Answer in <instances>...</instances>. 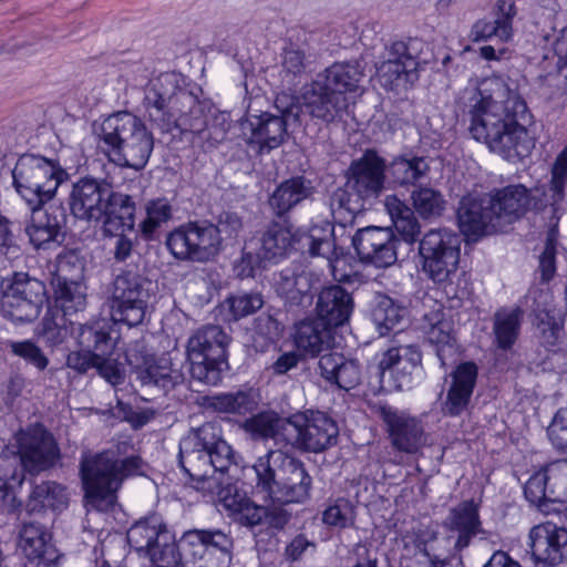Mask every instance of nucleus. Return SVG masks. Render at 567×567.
<instances>
[{"label": "nucleus", "instance_id": "obj_35", "mask_svg": "<svg viewBox=\"0 0 567 567\" xmlns=\"http://www.w3.org/2000/svg\"><path fill=\"white\" fill-rule=\"evenodd\" d=\"M31 220L27 226V234L35 248L45 247L51 243H58L61 233V216L58 208L44 206L29 207Z\"/></svg>", "mask_w": 567, "mask_h": 567}, {"label": "nucleus", "instance_id": "obj_56", "mask_svg": "<svg viewBox=\"0 0 567 567\" xmlns=\"http://www.w3.org/2000/svg\"><path fill=\"white\" fill-rule=\"evenodd\" d=\"M280 426V417L276 412L265 411L247 419L243 427L254 439H271Z\"/></svg>", "mask_w": 567, "mask_h": 567}, {"label": "nucleus", "instance_id": "obj_31", "mask_svg": "<svg viewBox=\"0 0 567 567\" xmlns=\"http://www.w3.org/2000/svg\"><path fill=\"white\" fill-rule=\"evenodd\" d=\"M321 377L329 383L349 391L361 381V365L358 360L330 351L321 354L318 361Z\"/></svg>", "mask_w": 567, "mask_h": 567}, {"label": "nucleus", "instance_id": "obj_50", "mask_svg": "<svg viewBox=\"0 0 567 567\" xmlns=\"http://www.w3.org/2000/svg\"><path fill=\"white\" fill-rule=\"evenodd\" d=\"M24 481V467L21 456L11 454L0 455V499H4L9 492L21 486Z\"/></svg>", "mask_w": 567, "mask_h": 567}, {"label": "nucleus", "instance_id": "obj_53", "mask_svg": "<svg viewBox=\"0 0 567 567\" xmlns=\"http://www.w3.org/2000/svg\"><path fill=\"white\" fill-rule=\"evenodd\" d=\"M146 218L141 223V231L145 238H152L154 233L172 217V206L166 198H156L145 205Z\"/></svg>", "mask_w": 567, "mask_h": 567}, {"label": "nucleus", "instance_id": "obj_26", "mask_svg": "<svg viewBox=\"0 0 567 567\" xmlns=\"http://www.w3.org/2000/svg\"><path fill=\"white\" fill-rule=\"evenodd\" d=\"M381 415L398 450L412 454L421 449L424 431L420 420L392 406L382 408Z\"/></svg>", "mask_w": 567, "mask_h": 567}, {"label": "nucleus", "instance_id": "obj_59", "mask_svg": "<svg viewBox=\"0 0 567 567\" xmlns=\"http://www.w3.org/2000/svg\"><path fill=\"white\" fill-rule=\"evenodd\" d=\"M494 22L498 27L499 41L506 43L514 37L513 21L517 14L514 0H497L494 9Z\"/></svg>", "mask_w": 567, "mask_h": 567}, {"label": "nucleus", "instance_id": "obj_4", "mask_svg": "<svg viewBox=\"0 0 567 567\" xmlns=\"http://www.w3.org/2000/svg\"><path fill=\"white\" fill-rule=\"evenodd\" d=\"M117 451L107 450L95 455L83 456L80 473L90 506L104 511L112 506L117 491L126 478L144 475L145 462L138 455L121 457Z\"/></svg>", "mask_w": 567, "mask_h": 567}, {"label": "nucleus", "instance_id": "obj_57", "mask_svg": "<svg viewBox=\"0 0 567 567\" xmlns=\"http://www.w3.org/2000/svg\"><path fill=\"white\" fill-rule=\"evenodd\" d=\"M322 522L331 527L347 528L354 523V508L351 502L340 497L330 504L322 513Z\"/></svg>", "mask_w": 567, "mask_h": 567}, {"label": "nucleus", "instance_id": "obj_25", "mask_svg": "<svg viewBox=\"0 0 567 567\" xmlns=\"http://www.w3.org/2000/svg\"><path fill=\"white\" fill-rule=\"evenodd\" d=\"M130 546L140 554L151 557L153 553L176 545L173 534L161 516L153 514L137 520L126 534Z\"/></svg>", "mask_w": 567, "mask_h": 567}, {"label": "nucleus", "instance_id": "obj_61", "mask_svg": "<svg viewBox=\"0 0 567 567\" xmlns=\"http://www.w3.org/2000/svg\"><path fill=\"white\" fill-rule=\"evenodd\" d=\"M547 436L556 450L567 453V408L556 411L547 427Z\"/></svg>", "mask_w": 567, "mask_h": 567}, {"label": "nucleus", "instance_id": "obj_3", "mask_svg": "<svg viewBox=\"0 0 567 567\" xmlns=\"http://www.w3.org/2000/svg\"><path fill=\"white\" fill-rule=\"evenodd\" d=\"M281 458V452L270 451L254 465L257 488L262 493L264 505L255 504L245 493L227 486L218 493L219 502L228 516L246 527L266 524L271 528H284V488L276 481L272 463Z\"/></svg>", "mask_w": 567, "mask_h": 567}, {"label": "nucleus", "instance_id": "obj_64", "mask_svg": "<svg viewBox=\"0 0 567 567\" xmlns=\"http://www.w3.org/2000/svg\"><path fill=\"white\" fill-rule=\"evenodd\" d=\"M148 567H190L186 564L184 555L179 548V542L176 545H169L166 549L153 553Z\"/></svg>", "mask_w": 567, "mask_h": 567}, {"label": "nucleus", "instance_id": "obj_63", "mask_svg": "<svg viewBox=\"0 0 567 567\" xmlns=\"http://www.w3.org/2000/svg\"><path fill=\"white\" fill-rule=\"evenodd\" d=\"M312 183L303 176H297L286 181V210L308 198L312 194Z\"/></svg>", "mask_w": 567, "mask_h": 567}, {"label": "nucleus", "instance_id": "obj_18", "mask_svg": "<svg viewBox=\"0 0 567 567\" xmlns=\"http://www.w3.org/2000/svg\"><path fill=\"white\" fill-rule=\"evenodd\" d=\"M422 354L416 346H399L381 354L378 363L381 380L386 377L398 390H409L422 377Z\"/></svg>", "mask_w": 567, "mask_h": 567}, {"label": "nucleus", "instance_id": "obj_12", "mask_svg": "<svg viewBox=\"0 0 567 567\" xmlns=\"http://www.w3.org/2000/svg\"><path fill=\"white\" fill-rule=\"evenodd\" d=\"M419 249L425 275L437 285L452 282L460 264L461 237L447 228L431 229Z\"/></svg>", "mask_w": 567, "mask_h": 567}, {"label": "nucleus", "instance_id": "obj_23", "mask_svg": "<svg viewBox=\"0 0 567 567\" xmlns=\"http://www.w3.org/2000/svg\"><path fill=\"white\" fill-rule=\"evenodd\" d=\"M457 221L461 231L468 240L496 231L498 224L495 213L488 204L487 195L470 193L463 196L457 208Z\"/></svg>", "mask_w": 567, "mask_h": 567}, {"label": "nucleus", "instance_id": "obj_34", "mask_svg": "<svg viewBox=\"0 0 567 567\" xmlns=\"http://www.w3.org/2000/svg\"><path fill=\"white\" fill-rule=\"evenodd\" d=\"M178 350L166 352L148 363L140 371V379L143 384H154L164 390H171L185 380L182 365L175 362Z\"/></svg>", "mask_w": 567, "mask_h": 567}, {"label": "nucleus", "instance_id": "obj_38", "mask_svg": "<svg viewBox=\"0 0 567 567\" xmlns=\"http://www.w3.org/2000/svg\"><path fill=\"white\" fill-rule=\"evenodd\" d=\"M102 220L106 234L132 231L135 225V203L132 197L112 190Z\"/></svg>", "mask_w": 567, "mask_h": 567}, {"label": "nucleus", "instance_id": "obj_41", "mask_svg": "<svg viewBox=\"0 0 567 567\" xmlns=\"http://www.w3.org/2000/svg\"><path fill=\"white\" fill-rule=\"evenodd\" d=\"M69 496L66 489L55 482H42L33 487L28 508L31 512H39L45 508L63 511L68 507Z\"/></svg>", "mask_w": 567, "mask_h": 567}, {"label": "nucleus", "instance_id": "obj_20", "mask_svg": "<svg viewBox=\"0 0 567 567\" xmlns=\"http://www.w3.org/2000/svg\"><path fill=\"white\" fill-rule=\"evenodd\" d=\"M112 190V186L104 179L80 178L73 184L69 197L72 215L86 221L102 220Z\"/></svg>", "mask_w": 567, "mask_h": 567}, {"label": "nucleus", "instance_id": "obj_54", "mask_svg": "<svg viewBox=\"0 0 567 567\" xmlns=\"http://www.w3.org/2000/svg\"><path fill=\"white\" fill-rule=\"evenodd\" d=\"M412 203L415 212L422 218L440 216L444 209L445 200L442 194L430 187H423L412 193Z\"/></svg>", "mask_w": 567, "mask_h": 567}, {"label": "nucleus", "instance_id": "obj_7", "mask_svg": "<svg viewBox=\"0 0 567 567\" xmlns=\"http://www.w3.org/2000/svg\"><path fill=\"white\" fill-rule=\"evenodd\" d=\"M386 163L374 150H368L353 161L347 173L343 188L337 189L331 197V210L336 218L343 213L352 221L361 213L365 202L380 196L385 184Z\"/></svg>", "mask_w": 567, "mask_h": 567}, {"label": "nucleus", "instance_id": "obj_33", "mask_svg": "<svg viewBox=\"0 0 567 567\" xmlns=\"http://www.w3.org/2000/svg\"><path fill=\"white\" fill-rule=\"evenodd\" d=\"M567 476L566 463H550L543 470L534 473L524 486L526 499L545 514L553 512V502L549 494L548 478H564Z\"/></svg>", "mask_w": 567, "mask_h": 567}, {"label": "nucleus", "instance_id": "obj_45", "mask_svg": "<svg viewBox=\"0 0 567 567\" xmlns=\"http://www.w3.org/2000/svg\"><path fill=\"white\" fill-rule=\"evenodd\" d=\"M386 169L394 184L406 186L423 178L429 171V164L424 157L404 155L395 157Z\"/></svg>", "mask_w": 567, "mask_h": 567}, {"label": "nucleus", "instance_id": "obj_16", "mask_svg": "<svg viewBox=\"0 0 567 567\" xmlns=\"http://www.w3.org/2000/svg\"><path fill=\"white\" fill-rule=\"evenodd\" d=\"M337 423L320 411H309L286 417V443L298 449L321 452L337 442Z\"/></svg>", "mask_w": 567, "mask_h": 567}, {"label": "nucleus", "instance_id": "obj_29", "mask_svg": "<svg viewBox=\"0 0 567 567\" xmlns=\"http://www.w3.org/2000/svg\"><path fill=\"white\" fill-rule=\"evenodd\" d=\"M247 143L258 153L269 152L280 146L284 138V117L269 113L251 115L243 124Z\"/></svg>", "mask_w": 567, "mask_h": 567}, {"label": "nucleus", "instance_id": "obj_44", "mask_svg": "<svg viewBox=\"0 0 567 567\" xmlns=\"http://www.w3.org/2000/svg\"><path fill=\"white\" fill-rule=\"evenodd\" d=\"M196 262L214 259L221 250L223 239L218 238L215 224L208 221H190Z\"/></svg>", "mask_w": 567, "mask_h": 567}, {"label": "nucleus", "instance_id": "obj_62", "mask_svg": "<svg viewBox=\"0 0 567 567\" xmlns=\"http://www.w3.org/2000/svg\"><path fill=\"white\" fill-rule=\"evenodd\" d=\"M13 354L22 358L28 363L34 365L38 370L43 371L49 364V359L43 351L32 341H18L10 344Z\"/></svg>", "mask_w": 567, "mask_h": 567}, {"label": "nucleus", "instance_id": "obj_13", "mask_svg": "<svg viewBox=\"0 0 567 567\" xmlns=\"http://www.w3.org/2000/svg\"><path fill=\"white\" fill-rule=\"evenodd\" d=\"M179 548L190 567H229L234 540L218 528L192 529L183 534Z\"/></svg>", "mask_w": 567, "mask_h": 567}, {"label": "nucleus", "instance_id": "obj_40", "mask_svg": "<svg viewBox=\"0 0 567 567\" xmlns=\"http://www.w3.org/2000/svg\"><path fill=\"white\" fill-rule=\"evenodd\" d=\"M370 316L380 336H386L396 328L406 316V309L391 297L382 293L374 296Z\"/></svg>", "mask_w": 567, "mask_h": 567}, {"label": "nucleus", "instance_id": "obj_5", "mask_svg": "<svg viewBox=\"0 0 567 567\" xmlns=\"http://www.w3.org/2000/svg\"><path fill=\"white\" fill-rule=\"evenodd\" d=\"M364 76L360 61L337 62L305 86L300 106L326 122L340 117L348 107L344 93H358Z\"/></svg>", "mask_w": 567, "mask_h": 567}, {"label": "nucleus", "instance_id": "obj_24", "mask_svg": "<svg viewBox=\"0 0 567 567\" xmlns=\"http://www.w3.org/2000/svg\"><path fill=\"white\" fill-rule=\"evenodd\" d=\"M529 297L533 299L535 324L542 333L544 344L553 352L554 359L559 355L551 348L556 346L563 332V312L556 307L548 287L530 291Z\"/></svg>", "mask_w": 567, "mask_h": 567}, {"label": "nucleus", "instance_id": "obj_27", "mask_svg": "<svg viewBox=\"0 0 567 567\" xmlns=\"http://www.w3.org/2000/svg\"><path fill=\"white\" fill-rule=\"evenodd\" d=\"M529 546L536 561L558 565L565 557L567 529L550 522L536 525L529 532Z\"/></svg>", "mask_w": 567, "mask_h": 567}, {"label": "nucleus", "instance_id": "obj_55", "mask_svg": "<svg viewBox=\"0 0 567 567\" xmlns=\"http://www.w3.org/2000/svg\"><path fill=\"white\" fill-rule=\"evenodd\" d=\"M20 547L27 559L45 556L47 533L40 525L25 524L20 532Z\"/></svg>", "mask_w": 567, "mask_h": 567}, {"label": "nucleus", "instance_id": "obj_2", "mask_svg": "<svg viewBox=\"0 0 567 567\" xmlns=\"http://www.w3.org/2000/svg\"><path fill=\"white\" fill-rule=\"evenodd\" d=\"M178 82V75L173 72L151 80L144 97L151 121L163 130L175 126L193 133L208 148L217 146L230 128L228 114L216 110L206 113L197 96L182 89Z\"/></svg>", "mask_w": 567, "mask_h": 567}, {"label": "nucleus", "instance_id": "obj_39", "mask_svg": "<svg viewBox=\"0 0 567 567\" xmlns=\"http://www.w3.org/2000/svg\"><path fill=\"white\" fill-rule=\"evenodd\" d=\"M259 402V391L254 388L219 393L207 398L208 406L215 412L236 415L252 413L257 410Z\"/></svg>", "mask_w": 567, "mask_h": 567}, {"label": "nucleus", "instance_id": "obj_36", "mask_svg": "<svg viewBox=\"0 0 567 567\" xmlns=\"http://www.w3.org/2000/svg\"><path fill=\"white\" fill-rule=\"evenodd\" d=\"M450 530L457 533L455 547L463 549L467 547L471 539L481 533L478 505L474 501H464L451 509L446 520Z\"/></svg>", "mask_w": 567, "mask_h": 567}, {"label": "nucleus", "instance_id": "obj_51", "mask_svg": "<svg viewBox=\"0 0 567 567\" xmlns=\"http://www.w3.org/2000/svg\"><path fill=\"white\" fill-rule=\"evenodd\" d=\"M190 224L172 230L166 238V247L175 259L196 262V251Z\"/></svg>", "mask_w": 567, "mask_h": 567}, {"label": "nucleus", "instance_id": "obj_49", "mask_svg": "<svg viewBox=\"0 0 567 567\" xmlns=\"http://www.w3.org/2000/svg\"><path fill=\"white\" fill-rule=\"evenodd\" d=\"M256 248L257 258L266 265L278 264L284 255V226L280 221H274L261 238Z\"/></svg>", "mask_w": 567, "mask_h": 567}, {"label": "nucleus", "instance_id": "obj_8", "mask_svg": "<svg viewBox=\"0 0 567 567\" xmlns=\"http://www.w3.org/2000/svg\"><path fill=\"white\" fill-rule=\"evenodd\" d=\"M112 333V324L105 320L79 324L76 341L80 349L68 354L66 365L82 374L95 369L110 384H120L123 378L115 357L117 337Z\"/></svg>", "mask_w": 567, "mask_h": 567}, {"label": "nucleus", "instance_id": "obj_48", "mask_svg": "<svg viewBox=\"0 0 567 567\" xmlns=\"http://www.w3.org/2000/svg\"><path fill=\"white\" fill-rule=\"evenodd\" d=\"M429 341L434 346L436 355L444 367L454 361L460 354V346L452 333V328L447 321H439L433 324L427 333Z\"/></svg>", "mask_w": 567, "mask_h": 567}, {"label": "nucleus", "instance_id": "obj_30", "mask_svg": "<svg viewBox=\"0 0 567 567\" xmlns=\"http://www.w3.org/2000/svg\"><path fill=\"white\" fill-rule=\"evenodd\" d=\"M487 197L498 226L502 220L512 223L519 218L530 205V193L522 184L494 189Z\"/></svg>", "mask_w": 567, "mask_h": 567}, {"label": "nucleus", "instance_id": "obj_28", "mask_svg": "<svg viewBox=\"0 0 567 567\" xmlns=\"http://www.w3.org/2000/svg\"><path fill=\"white\" fill-rule=\"evenodd\" d=\"M477 375L478 368L472 361L462 362L452 371L446 398L442 405L444 415L458 416L467 409Z\"/></svg>", "mask_w": 567, "mask_h": 567}, {"label": "nucleus", "instance_id": "obj_21", "mask_svg": "<svg viewBox=\"0 0 567 567\" xmlns=\"http://www.w3.org/2000/svg\"><path fill=\"white\" fill-rule=\"evenodd\" d=\"M17 442L21 463L30 473L48 470L59 458V447L53 436L41 426L21 432Z\"/></svg>", "mask_w": 567, "mask_h": 567}, {"label": "nucleus", "instance_id": "obj_60", "mask_svg": "<svg viewBox=\"0 0 567 567\" xmlns=\"http://www.w3.org/2000/svg\"><path fill=\"white\" fill-rule=\"evenodd\" d=\"M229 311L234 320L250 316L259 310L264 300L259 293H239L227 298Z\"/></svg>", "mask_w": 567, "mask_h": 567}, {"label": "nucleus", "instance_id": "obj_46", "mask_svg": "<svg viewBox=\"0 0 567 567\" xmlns=\"http://www.w3.org/2000/svg\"><path fill=\"white\" fill-rule=\"evenodd\" d=\"M311 477L303 464L286 456V504L302 503L309 497Z\"/></svg>", "mask_w": 567, "mask_h": 567}, {"label": "nucleus", "instance_id": "obj_9", "mask_svg": "<svg viewBox=\"0 0 567 567\" xmlns=\"http://www.w3.org/2000/svg\"><path fill=\"white\" fill-rule=\"evenodd\" d=\"M230 336L217 324L196 329L187 339L185 360L193 379L207 385H217L228 368Z\"/></svg>", "mask_w": 567, "mask_h": 567}, {"label": "nucleus", "instance_id": "obj_22", "mask_svg": "<svg viewBox=\"0 0 567 567\" xmlns=\"http://www.w3.org/2000/svg\"><path fill=\"white\" fill-rule=\"evenodd\" d=\"M417 61L408 52L402 41L393 42L385 50L384 60L375 65L378 82L385 90L393 91L417 79Z\"/></svg>", "mask_w": 567, "mask_h": 567}, {"label": "nucleus", "instance_id": "obj_42", "mask_svg": "<svg viewBox=\"0 0 567 567\" xmlns=\"http://www.w3.org/2000/svg\"><path fill=\"white\" fill-rule=\"evenodd\" d=\"M179 466L195 481L212 478V460L207 450L198 449L186 442H179Z\"/></svg>", "mask_w": 567, "mask_h": 567}, {"label": "nucleus", "instance_id": "obj_19", "mask_svg": "<svg viewBox=\"0 0 567 567\" xmlns=\"http://www.w3.org/2000/svg\"><path fill=\"white\" fill-rule=\"evenodd\" d=\"M289 248L299 249L302 252L307 251L311 257H323L333 277L338 280L344 278V275H337V270L340 264L343 262V259L338 257L333 225L329 220L317 218L308 231L291 234V241L289 245H286V255Z\"/></svg>", "mask_w": 567, "mask_h": 567}, {"label": "nucleus", "instance_id": "obj_17", "mask_svg": "<svg viewBox=\"0 0 567 567\" xmlns=\"http://www.w3.org/2000/svg\"><path fill=\"white\" fill-rule=\"evenodd\" d=\"M399 239L389 227L368 226L352 236L359 260L375 268H388L398 260Z\"/></svg>", "mask_w": 567, "mask_h": 567}, {"label": "nucleus", "instance_id": "obj_47", "mask_svg": "<svg viewBox=\"0 0 567 567\" xmlns=\"http://www.w3.org/2000/svg\"><path fill=\"white\" fill-rule=\"evenodd\" d=\"M523 311L519 308H502L494 316V333L498 348L509 349L516 341Z\"/></svg>", "mask_w": 567, "mask_h": 567}, {"label": "nucleus", "instance_id": "obj_15", "mask_svg": "<svg viewBox=\"0 0 567 567\" xmlns=\"http://www.w3.org/2000/svg\"><path fill=\"white\" fill-rule=\"evenodd\" d=\"M151 282L134 271H123L113 281L111 317L114 322L136 327L144 321Z\"/></svg>", "mask_w": 567, "mask_h": 567}, {"label": "nucleus", "instance_id": "obj_43", "mask_svg": "<svg viewBox=\"0 0 567 567\" xmlns=\"http://www.w3.org/2000/svg\"><path fill=\"white\" fill-rule=\"evenodd\" d=\"M54 296L64 315L82 311L86 306V287L81 281L58 276L53 279Z\"/></svg>", "mask_w": 567, "mask_h": 567}, {"label": "nucleus", "instance_id": "obj_14", "mask_svg": "<svg viewBox=\"0 0 567 567\" xmlns=\"http://www.w3.org/2000/svg\"><path fill=\"white\" fill-rule=\"evenodd\" d=\"M567 186V146L557 155L553 167L551 178L547 192L544 193L546 205L550 206L551 217L558 221L565 200ZM557 223L551 225L547 233L544 250L539 256L538 270L542 280L548 282L556 272L555 257L559 252Z\"/></svg>", "mask_w": 567, "mask_h": 567}, {"label": "nucleus", "instance_id": "obj_11", "mask_svg": "<svg viewBox=\"0 0 567 567\" xmlns=\"http://www.w3.org/2000/svg\"><path fill=\"white\" fill-rule=\"evenodd\" d=\"M0 313L14 322L35 320L48 300L43 281L27 272H13L1 281Z\"/></svg>", "mask_w": 567, "mask_h": 567}, {"label": "nucleus", "instance_id": "obj_6", "mask_svg": "<svg viewBox=\"0 0 567 567\" xmlns=\"http://www.w3.org/2000/svg\"><path fill=\"white\" fill-rule=\"evenodd\" d=\"M96 133L99 146L112 162L135 171L146 166L154 141L137 116L130 112L114 113L102 121Z\"/></svg>", "mask_w": 567, "mask_h": 567}, {"label": "nucleus", "instance_id": "obj_52", "mask_svg": "<svg viewBox=\"0 0 567 567\" xmlns=\"http://www.w3.org/2000/svg\"><path fill=\"white\" fill-rule=\"evenodd\" d=\"M65 316L64 313L61 315L58 309H48L45 312L39 334L47 344L55 347L68 339L70 331L66 326Z\"/></svg>", "mask_w": 567, "mask_h": 567}, {"label": "nucleus", "instance_id": "obj_1", "mask_svg": "<svg viewBox=\"0 0 567 567\" xmlns=\"http://www.w3.org/2000/svg\"><path fill=\"white\" fill-rule=\"evenodd\" d=\"M457 104L470 115L472 136L491 151L507 159L530 154L535 134L528 127L532 116L527 105L518 96H507L499 78L470 79Z\"/></svg>", "mask_w": 567, "mask_h": 567}, {"label": "nucleus", "instance_id": "obj_32", "mask_svg": "<svg viewBox=\"0 0 567 567\" xmlns=\"http://www.w3.org/2000/svg\"><path fill=\"white\" fill-rule=\"evenodd\" d=\"M353 309L350 293L340 286H331L321 290L316 310L317 319L333 329L348 322Z\"/></svg>", "mask_w": 567, "mask_h": 567}, {"label": "nucleus", "instance_id": "obj_10", "mask_svg": "<svg viewBox=\"0 0 567 567\" xmlns=\"http://www.w3.org/2000/svg\"><path fill=\"white\" fill-rule=\"evenodd\" d=\"M66 176V172L56 162L40 155L24 154L14 165L12 184L28 207H39L54 197Z\"/></svg>", "mask_w": 567, "mask_h": 567}, {"label": "nucleus", "instance_id": "obj_37", "mask_svg": "<svg viewBox=\"0 0 567 567\" xmlns=\"http://www.w3.org/2000/svg\"><path fill=\"white\" fill-rule=\"evenodd\" d=\"M293 342L303 354L318 355L330 348L332 329L317 318L307 319L296 326Z\"/></svg>", "mask_w": 567, "mask_h": 567}, {"label": "nucleus", "instance_id": "obj_58", "mask_svg": "<svg viewBox=\"0 0 567 567\" xmlns=\"http://www.w3.org/2000/svg\"><path fill=\"white\" fill-rule=\"evenodd\" d=\"M181 441L208 452L217 446V443L225 442L221 437L220 426L215 422H206L199 427L192 430Z\"/></svg>", "mask_w": 567, "mask_h": 567}]
</instances>
